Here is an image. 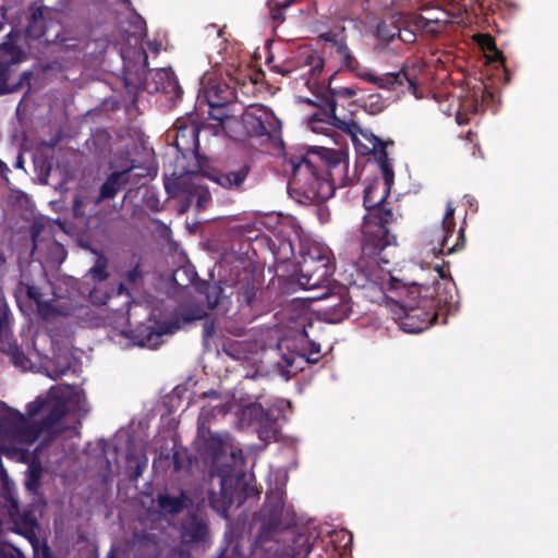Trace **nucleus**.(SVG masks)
I'll return each mask as SVG.
<instances>
[{"mask_svg": "<svg viewBox=\"0 0 558 558\" xmlns=\"http://www.w3.org/2000/svg\"><path fill=\"white\" fill-rule=\"evenodd\" d=\"M221 439L222 444L216 448L211 445L202 446L211 461L213 481L217 478L218 482V490L214 483L211 484L208 493L209 505L219 514L226 517L232 504L236 502L238 506H241L258 492L246 483L242 450L231 444L228 433H223Z\"/></svg>", "mask_w": 558, "mask_h": 558, "instance_id": "obj_1", "label": "nucleus"}, {"mask_svg": "<svg viewBox=\"0 0 558 558\" xmlns=\"http://www.w3.org/2000/svg\"><path fill=\"white\" fill-rule=\"evenodd\" d=\"M388 192L384 191L380 182L367 186L364 192V205L368 214L364 217L362 227V259L375 258L388 246L396 243V236L390 234L389 225L395 220L393 213L383 202Z\"/></svg>", "mask_w": 558, "mask_h": 558, "instance_id": "obj_2", "label": "nucleus"}, {"mask_svg": "<svg viewBox=\"0 0 558 558\" xmlns=\"http://www.w3.org/2000/svg\"><path fill=\"white\" fill-rule=\"evenodd\" d=\"M293 173L289 183L290 196L299 203L322 202L332 194V183L324 182L317 177L316 169L311 160L302 157L292 162Z\"/></svg>", "mask_w": 558, "mask_h": 558, "instance_id": "obj_3", "label": "nucleus"}, {"mask_svg": "<svg viewBox=\"0 0 558 558\" xmlns=\"http://www.w3.org/2000/svg\"><path fill=\"white\" fill-rule=\"evenodd\" d=\"M37 529L38 519L32 508L20 511L16 506L12 505L5 517L0 515V535H20L31 544L34 551L33 558H51L50 550L46 545L40 548L39 538L36 535Z\"/></svg>", "mask_w": 558, "mask_h": 558, "instance_id": "obj_4", "label": "nucleus"}, {"mask_svg": "<svg viewBox=\"0 0 558 558\" xmlns=\"http://www.w3.org/2000/svg\"><path fill=\"white\" fill-rule=\"evenodd\" d=\"M287 517L288 512L284 510L282 494L279 492L266 494L265 506L258 512L252 526L256 530L257 542L263 545L271 539L283 521L287 525L290 523Z\"/></svg>", "mask_w": 558, "mask_h": 558, "instance_id": "obj_5", "label": "nucleus"}, {"mask_svg": "<svg viewBox=\"0 0 558 558\" xmlns=\"http://www.w3.org/2000/svg\"><path fill=\"white\" fill-rule=\"evenodd\" d=\"M299 282L305 289H314L322 286L332 275L333 268L327 256L310 255L301 266Z\"/></svg>", "mask_w": 558, "mask_h": 558, "instance_id": "obj_6", "label": "nucleus"}, {"mask_svg": "<svg viewBox=\"0 0 558 558\" xmlns=\"http://www.w3.org/2000/svg\"><path fill=\"white\" fill-rule=\"evenodd\" d=\"M202 174L195 173L189 178L178 180L177 184L182 191L183 198L182 211L187 210L193 205L198 210H203L209 205L211 196L208 187L202 184Z\"/></svg>", "mask_w": 558, "mask_h": 558, "instance_id": "obj_7", "label": "nucleus"}, {"mask_svg": "<svg viewBox=\"0 0 558 558\" xmlns=\"http://www.w3.org/2000/svg\"><path fill=\"white\" fill-rule=\"evenodd\" d=\"M230 411V407L228 403H217V404H208L204 405L201 410L198 416V435H197V444L201 445H211L213 447L220 446L222 442L221 436L222 434L213 433L208 423L211 418L217 415H226Z\"/></svg>", "mask_w": 558, "mask_h": 558, "instance_id": "obj_8", "label": "nucleus"}, {"mask_svg": "<svg viewBox=\"0 0 558 558\" xmlns=\"http://www.w3.org/2000/svg\"><path fill=\"white\" fill-rule=\"evenodd\" d=\"M204 316V312L197 310L195 314L183 313L180 316H175L169 322L160 323L157 325L155 331H150L145 338L140 340L136 344L140 347H146L155 349L159 344V339L163 335H172L178 331L183 325L190 324L196 319H201Z\"/></svg>", "mask_w": 558, "mask_h": 558, "instance_id": "obj_9", "label": "nucleus"}, {"mask_svg": "<svg viewBox=\"0 0 558 558\" xmlns=\"http://www.w3.org/2000/svg\"><path fill=\"white\" fill-rule=\"evenodd\" d=\"M180 536L184 544L203 545L209 539V527L206 519L196 510H189L180 527Z\"/></svg>", "mask_w": 558, "mask_h": 558, "instance_id": "obj_10", "label": "nucleus"}, {"mask_svg": "<svg viewBox=\"0 0 558 558\" xmlns=\"http://www.w3.org/2000/svg\"><path fill=\"white\" fill-rule=\"evenodd\" d=\"M136 85L148 93H168L170 89L178 87L173 73L167 69H144L137 77Z\"/></svg>", "mask_w": 558, "mask_h": 558, "instance_id": "obj_11", "label": "nucleus"}, {"mask_svg": "<svg viewBox=\"0 0 558 558\" xmlns=\"http://www.w3.org/2000/svg\"><path fill=\"white\" fill-rule=\"evenodd\" d=\"M274 119V114L266 107L252 106L243 112L241 123L247 135L263 136L269 133L268 126Z\"/></svg>", "mask_w": 558, "mask_h": 558, "instance_id": "obj_12", "label": "nucleus"}, {"mask_svg": "<svg viewBox=\"0 0 558 558\" xmlns=\"http://www.w3.org/2000/svg\"><path fill=\"white\" fill-rule=\"evenodd\" d=\"M155 504L158 514L170 520L189 509L193 502L185 492L180 490L178 494L169 492L159 493Z\"/></svg>", "mask_w": 558, "mask_h": 558, "instance_id": "obj_13", "label": "nucleus"}, {"mask_svg": "<svg viewBox=\"0 0 558 558\" xmlns=\"http://www.w3.org/2000/svg\"><path fill=\"white\" fill-rule=\"evenodd\" d=\"M242 421L248 424L258 423L260 425L259 438L268 440L276 437L278 427L272 413L265 411L260 404L252 403L242 410Z\"/></svg>", "mask_w": 558, "mask_h": 558, "instance_id": "obj_14", "label": "nucleus"}, {"mask_svg": "<svg viewBox=\"0 0 558 558\" xmlns=\"http://www.w3.org/2000/svg\"><path fill=\"white\" fill-rule=\"evenodd\" d=\"M313 154L317 155L319 159L325 162L332 184L336 182L337 177H339L340 184H345L344 178L342 177L348 168L347 156L341 150L318 147L313 150Z\"/></svg>", "mask_w": 558, "mask_h": 558, "instance_id": "obj_15", "label": "nucleus"}, {"mask_svg": "<svg viewBox=\"0 0 558 558\" xmlns=\"http://www.w3.org/2000/svg\"><path fill=\"white\" fill-rule=\"evenodd\" d=\"M402 310L404 317L401 318L400 327L405 332H421L437 318L436 314L430 315L417 307H402Z\"/></svg>", "mask_w": 558, "mask_h": 558, "instance_id": "obj_16", "label": "nucleus"}, {"mask_svg": "<svg viewBox=\"0 0 558 558\" xmlns=\"http://www.w3.org/2000/svg\"><path fill=\"white\" fill-rule=\"evenodd\" d=\"M248 174V167L242 166L236 170L221 171L214 169L205 175L223 189L239 190Z\"/></svg>", "mask_w": 558, "mask_h": 558, "instance_id": "obj_17", "label": "nucleus"}, {"mask_svg": "<svg viewBox=\"0 0 558 558\" xmlns=\"http://www.w3.org/2000/svg\"><path fill=\"white\" fill-rule=\"evenodd\" d=\"M174 144L179 150H191L198 143V126L194 123L177 122Z\"/></svg>", "mask_w": 558, "mask_h": 558, "instance_id": "obj_18", "label": "nucleus"}, {"mask_svg": "<svg viewBox=\"0 0 558 558\" xmlns=\"http://www.w3.org/2000/svg\"><path fill=\"white\" fill-rule=\"evenodd\" d=\"M49 12L46 7H31V15L26 26V34L29 38L49 40L46 37V14Z\"/></svg>", "mask_w": 558, "mask_h": 558, "instance_id": "obj_19", "label": "nucleus"}, {"mask_svg": "<svg viewBox=\"0 0 558 558\" xmlns=\"http://www.w3.org/2000/svg\"><path fill=\"white\" fill-rule=\"evenodd\" d=\"M123 280L118 287V293H126L131 295L132 292L138 291L144 283V271L142 270L141 262L137 260L134 267L123 274Z\"/></svg>", "mask_w": 558, "mask_h": 558, "instance_id": "obj_20", "label": "nucleus"}, {"mask_svg": "<svg viewBox=\"0 0 558 558\" xmlns=\"http://www.w3.org/2000/svg\"><path fill=\"white\" fill-rule=\"evenodd\" d=\"M124 174L113 171L101 184L96 203L113 198L121 190L125 187Z\"/></svg>", "mask_w": 558, "mask_h": 558, "instance_id": "obj_21", "label": "nucleus"}, {"mask_svg": "<svg viewBox=\"0 0 558 558\" xmlns=\"http://www.w3.org/2000/svg\"><path fill=\"white\" fill-rule=\"evenodd\" d=\"M404 82H408L412 93H415L416 84L405 69H401L399 72L396 73H386L379 76L378 87L386 89H395L397 86L403 85Z\"/></svg>", "mask_w": 558, "mask_h": 558, "instance_id": "obj_22", "label": "nucleus"}, {"mask_svg": "<svg viewBox=\"0 0 558 558\" xmlns=\"http://www.w3.org/2000/svg\"><path fill=\"white\" fill-rule=\"evenodd\" d=\"M24 52L11 40L0 45V72L3 73L10 65L16 64L24 59Z\"/></svg>", "mask_w": 558, "mask_h": 558, "instance_id": "obj_23", "label": "nucleus"}, {"mask_svg": "<svg viewBox=\"0 0 558 558\" xmlns=\"http://www.w3.org/2000/svg\"><path fill=\"white\" fill-rule=\"evenodd\" d=\"M208 104L211 119L217 120L226 133L233 132L234 126L239 125L240 122L234 116L227 114L222 111L225 104L214 101L211 98H209Z\"/></svg>", "mask_w": 558, "mask_h": 558, "instance_id": "obj_24", "label": "nucleus"}, {"mask_svg": "<svg viewBox=\"0 0 558 558\" xmlns=\"http://www.w3.org/2000/svg\"><path fill=\"white\" fill-rule=\"evenodd\" d=\"M307 102L314 106H318L323 110L325 118L320 119L322 121H327L341 130L347 129L348 124L336 116L337 104L335 99L324 97L319 100V102L311 99H308Z\"/></svg>", "mask_w": 558, "mask_h": 558, "instance_id": "obj_25", "label": "nucleus"}, {"mask_svg": "<svg viewBox=\"0 0 558 558\" xmlns=\"http://www.w3.org/2000/svg\"><path fill=\"white\" fill-rule=\"evenodd\" d=\"M304 359V354H300L294 351H289L287 353H282L280 359L277 361V366L281 369L282 375L289 378V368L302 369V367L299 366L298 364L303 362Z\"/></svg>", "mask_w": 558, "mask_h": 558, "instance_id": "obj_26", "label": "nucleus"}, {"mask_svg": "<svg viewBox=\"0 0 558 558\" xmlns=\"http://www.w3.org/2000/svg\"><path fill=\"white\" fill-rule=\"evenodd\" d=\"M43 475V468L38 463H31L26 471L25 486L32 493H37Z\"/></svg>", "mask_w": 558, "mask_h": 558, "instance_id": "obj_27", "label": "nucleus"}, {"mask_svg": "<svg viewBox=\"0 0 558 558\" xmlns=\"http://www.w3.org/2000/svg\"><path fill=\"white\" fill-rule=\"evenodd\" d=\"M10 535H0V558H23L24 553L12 544Z\"/></svg>", "mask_w": 558, "mask_h": 558, "instance_id": "obj_28", "label": "nucleus"}, {"mask_svg": "<svg viewBox=\"0 0 558 558\" xmlns=\"http://www.w3.org/2000/svg\"><path fill=\"white\" fill-rule=\"evenodd\" d=\"M377 36L381 40L391 41L396 36H400V27L393 20L390 22L384 21L377 26Z\"/></svg>", "mask_w": 558, "mask_h": 558, "instance_id": "obj_29", "label": "nucleus"}, {"mask_svg": "<svg viewBox=\"0 0 558 558\" xmlns=\"http://www.w3.org/2000/svg\"><path fill=\"white\" fill-rule=\"evenodd\" d=\"M381 162L380 168L384 175V183H380L385 192H389L390 185L393 181V171L389 162L387 161V153L384 147L380 149Z\"/></svg>", "mask_w": 558, "mask_h": 558, "instance_id": "obj_30", "label": "nucleus"}, {"mask_svg": "<svg viewBox=\"0 0 558 558\" xmlns=\"http://www.w3.org/2000/svg\"><path fill=\"white\" fill-rule=\"evenodd\" d=\"M107 259L105 256L99 255L96 264L88 270V276H90L96 281H102L108 278L107 272Z\"/></svg>", "mask_w": 558, "mask_h": 558, "instance_id": "obj_31", "label": "nucleus"}, {"mask_svg": "<svg viewBox=\"0 0 558 558\" xmlns=\"http://www.w3.org/2000/svg\"><path fill=\"white\" fill-rule=\"evenodd\" d=\"M222 288L216 283L207 284L204 288V294L209 308H215L222 295Z\"/></svg>", "mask_w": 558, "mask_h": 558, "instance_id": "obj_32", "label": "nucleus"}, {"mask_svg": "<svg viewBox=\"0 0 558 558\" xmlns=\"http://www.w3.org/2000/svg\"><path fill=\"white\" fill-rule=\"evenodd\" d=\"M138 167L131 166L124 170L118 171V173L124 174L125 187L130 186V189L137 186L141 182V179L144 177L143 173L137 172Z\"/></svg>", "mask_w": 558, "mask_h": 558, "instance_id": "obj_33", "label": "nucleus"}, {"mask_svg": "<svg viewBox=\"0 0 558 558\" xmlns=\"http://www.w3.org/2000/svg\"><path fill=\"white\" fill-rule=\"evenodd\" d=\"M338 54L341 57L344 65L350 69L351 71H355L357 61L355 58L351 54L349 48L347 45H340L337 49Z\"/></svg>", "mask_w": 558, "mask_h": 558, "instance_id": "obj_34", "label": "nucleus"}, {"mask_svg": "<svg viewBox=\"0 0 558 558\" xmlns=\"http://www.w3.org/2000/svg\"><path fill=\"white\" fill-rule=\"evenodd\" d=\"M9 333V314L5 304L0 305V337H7Z\"/></svg>", "mask_w": 558, "mask_h": 558, "instance_id": "obj_35", "label": "nucleus"}, {"mask_svg": "<svg viewBox=\"0 0 558 558\" xmlns=\"http://www.w3.org/2000/svg\"><path fill=\"white\" fill-rule=\"evenodd\" d=\"M453 214H454V208L449 203L447 205L446 215H445V217H444V219L441 221L442 229L446 232H450L454 228Z\"/></svg>", "mask_w": 558, "mask_h": 558, "instance_id": "obj_36", "label": "nucleus"}, {"mask_svg": "<svg viewBox=\"0 0 558 558\" xmlns=\"http://www.w3.org/2000/svg\"><path fill=\"white\" fill-rule=\"evenodd\" d=\"M329 92L331 94L330 98H332V99H335V97L350 98L356 94V92L350 87H340V88L329 87Z\"/></svg>", "mask_w": 558, "mask_h": 558, "instance_id": "obj_37", "label": "nucleus"}, {"mask_svg": "<svg viewBox=\"0 0 558 558\" xmlns=\"http://www.w3.org/2000/svg\"><path fill=\"white\" fill-rule=\"evenodd\" d=\"M27 295L29 299L34 300L39 307L43 305H47V302H45L41 299V293L39 291V288H37L35 286H28L27 287Z\"/></svg>", "mask_w": 558, "mask_h": 558, "instance_id": "obj_38", "label": "nucleus"}, {"mask_svg": "<svg viewBox=\"0 0 558 558\" xmlns=\"http://www.w3.org/2000/svg\"><path fill=\"white\" fill-rule=\"evenodd\" d=\"M241 300L245 302L247 305H250L255 298V291L254 288L250 284H246L242 288V291L240 293Z\"/></svg>", "mask_w": 558, "mask_h": 558, "instance_id": "obj_39", "label": "nucleus"}, {"mask_svg": "<svg viewBox=\"0 0 558 558\" xmlns=\"http://www.w3.org/2000/svg\"><path fill=\"white\" fill-rule=\"evenodd\" d=\"M215 331V326L213 322L206 320L203 325V338L204 342H206Z\"/></svg>", "mask_w": 558, "mask_h": 558, "instance_id": "obj_40", "label": "nucleus"}, {"mask_svg": "<svg viewBox=\"0 0 558 558\" xmlns=\"http://www.w3.org/2000/svg\"><path fill=\"white\" fill-rule=\"evenodd\" d=\"M169 558H191L189 553L183 548H173L170 553Z\"/></svg>", "mask_w": 558, "mask_h": 558, "instance_id": "obj_41", "label": "nucleus"}, {"mask_svg": "<svg viewBox=\"0 0 558 558\" xmlns=\"http://www.w3.org/2000/svg\"><path fill=\"white\" fill-rule=\"evenodd\" d=\"M361 77L366 80L367 82L378 86L379 76H376L372 73H365V74H361Z\"/></svg>", "mask_w": 558, "mask_h": 558, "instance_id": "obj_42", "label": "nucleus"}, {"mask_svg": "<svg viewBox=\"0 0 558 558\" xmlns=\"http://www.w3.org/2000/svg\"><path fill=\"white\" fill-rule=\"evenodd\" d=\"M173 464L175 471H180L183 468V464L181 462V453L178 451L173 453Z\"/></svg>", "mask_w": 558, "mask_h": 558, "instance_id": "obj_43", "label": "nucleus"}, {"mask_svg": "<svg viewBox=\"0 0 558 558\" xmlns=\"http://www.w3.org/2000/svg\"><path fill=\"white\" fill-rule=\"evenodd\" d=\"M288 4H289V3L287 2V3H284L283 5H281L279 9L274 10V11L271 12V16H272V19H274V20H281V17H282V9L287 8V7H288Z\"/></svg>", "mask_w": 558, "mask_h": 558, "instance_id": "obj_44", "label": "nucleus"}, {"mask_svg": "<svg viewBox=\"0 0 558 558\" xmlns=\"http://www.w3.org/2000/svg\"><path fill=\"white\" fill-rule=\"evenodd\" d=\"M483 45L487 49H490V50H494V51L498 52L497 49H496L495 43H494V40H493V38L490 36H485V41L483 43Z\"/></svg>", "mask_w": 558, "mask_h": 558, "instance_id": "obj_45", "label": "nucleus"}, {"mask_svg": "<svg viewBox=\"0 0 558 558\" xmlns=\"http://www.w3.org/2000/svg\"><path fill=\"white\" fill-rule=\"evenodd\" d=\"M24 360H25V356H24L22 353H16V354L14 355V363H15L16 365H22V366H24Z\"/></svg>", "mask_w": 558, "mask_h": 558, "instance_id": "obj_46", "label": "nucleus"}, {"mask_svg": "<svg viewBox=\"0 0 558 558\" xmlns=\"http://www.w3.org/2000/svg\"><path fill=\"white\" fill-rule=\"evenodd\" d=\"M81 203L82 202L78 199V197H75V199H74V213H75L76 216L78 215V207H80Z\"/></svg>", "mask_w": 558, "mask_h": 558, "instance_id": "obj_47", "label": "nucleus"}, {"mask_svg": "<svg viewBox=\"0 0 558 558\" xmlns=\"http://www.w3.org/2000/svg\"><path fill=\"white\" fill-rule=\"evenodd\" d=\"M312 353H318L319 352V345L316 344V343H312V350H311Z\"/></svg>", "mask_w": 558, "mask_h": 558, "instance_id": "obj_48", "label": "nucleus"}, {"mask_svg": "<svg viewBox=\"0 0 558 558\" xmlns=\"http://www.w3.org/2000/svg\"><path fill=\"white\" fill-rule=\"evenodd\" d=\"M5 171H8V167L5 166V163H4V162H2V161L0 160V173H3V172H5Z\"/></svg>", "mask_w": 558, "mask_h": 558, "instance_id": "obj_49", "label": "nucleus"}, {"mask_svg": "<svg viewBox=\"0 0 558 558\" xmlns=\"http://www.w3.org/2000/svg\"><path fill=\"white\" fill-rule=\"evenodd\" d=\"M7 259L4 254L0 251V267L5 264Z\"/></svg>", "mask_w": 558, "mask_h": 558, "instance_id": "obj_50", "label": "nucleus"}, {"mask_svg": "<svg viewBox=\"0 0 558 558\" xmlns=\"http://www.w3.org/2000/svg\"><path fill=\"white\" fill-rule=\"evenodd\" d=\"M206 396L216 398V397H218V393L214 390H210L209 392L206 393Z\"/></svg>", "mask_w": 558, "mask_h": 558, "instance_id": "obj_51", "label": "nucleus"}, {"mask_svg": "<svg viewBox=\"0 0 558 558\" xmlns=\"http://www.w3.org/2000/svg\"><path fill=\"white\" fill-rule=\"evenodd\" d=\"M107 558H116V557H114V553H113V550H111V551L108 554Z\"/></svg>", "mask_w": 558, "mask_h": 558, "instance_id": "obj_52", "label": "nucleus"}, {"mask_svg": "<svg viewBox=\"0 0 558 558\" xmlns=\"http://www.w3.org/2000/svg\"><path fill=\"white\" fill-rule=\"evenodd\" d=\"M317 360L314 359V360H311V359H306V362H310V363H315Z\"/></svg>", "mask_w": 558, "mask_h": 558, "instance_id": "obj_53", "label": "nucleus"}, {"mask_svg": "<svg viewBox=\"0 0 558 558\" xmlns=\"http://www.w3.org/2000/svg\"><path fill=\"white\" fill-rule=\"evenodd\" d=\"M380 260H383L384 263H388V259H386L385 257H379Z\"/></svg>", "mask_w": 558, "mask_h": 558, "instance_id": "obj_54", "label": "nucleus"}, {"mask_svg": "<svg viewBox=\"0 0 558 558\" xmlns=\"http://www.w3.org/2000/svg\"><path fill=\"white\" fill-rule=\"evenodd\" d=\"M144 62H147V56L144 53Z\"/></svg>", "mask_w": 558, "mask_h": 558, "instance_id": "obj_55", "label": "nucleus"}]
</instances>
